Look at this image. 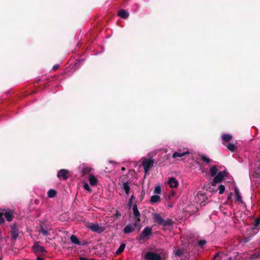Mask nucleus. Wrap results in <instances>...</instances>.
I'll list each match as a JSON object with an SVG mask.
<instances>
[{"label":"nucleus","instance_id":"nucleus-1","mask_svg":"<svg viewBox=\"0 0 260 260\" xmlns=\"http://www.w3.org/2000/svg\"><path fill=\"white\" fill-rule=\"evenodd\" d=\"M152 218L154 222L158 225H162L164 226H170L173 225L174 222L170 218L164 219L161 215L158 213H154L152 215Z\"/></svg>","mask_w":260,"mask_h":260},{"label":"nucleus","instance_id":"nucleus-2","mask_svg":"<svg viewBox=\"0 0 260 260\" xmlns=\"http://www.w3.org/2000/svg\"><path fill=\"white\" fill-rule=\"evenodd\" d=\"M195 201L200 206H204L208 204L209 200L204 193L199 191L195 197Z\"/></svg>","mask_w":260,"mask_h":260},{"label":"nucleus","instance_id":"nucleus-3","mask_svg":"<svg viewBox=\"0 0 260 260\" xmlns=\"http://www.w3.org/2000/svg\"><path fill=\"white\" fill-rule=\"evenodd\" d=\"M151 234L152 228L150 226H146L139 235V240L140 243H142V242L141 241L144 240L146 238L148 239V237L150 236Z\"/></svg>","mask_w":260,"mask_h":260},{"label":"nucleus","instance_id":"nucleus-4","mask_svg":"<svg viewBox=\"0 0 260 260\" xmlns=\"http://www.w3.org/2000/svg\"><path fill=\"white\" fill-rule=\"evenodd\" d=\"M144 258L146 260H161L162 259L160 255L152 251L147 252L144 255ZM165 259V258H164L163 260Z\"/></svg>","mask_w":260,"mask_h":260},{"label":"nucleus","instance_id":"nucleus-5","mask_svg":"<svg viewBox=\"0 0 260 260\" xmlns=\"http://www.w3.org/2000/svg\"><path fill=\"white\" fill-rule=\"evenodd\" d=\"M154 164V160L152 158H145L143 160L142 166L144 167V172L147 173L148 171L153 167Z\"/></svg>","mask_w":260,"mask_h":260},{"label":"nucleus","instance_id":"nucleus-6","mask_svg":"<svg viewBox=\"0 0 260 260\" xmlns=\"http://www.w3.org/2000/svg\"><path fill=\"white\" fill-rule=\"evenodd\" d=\"M224 173L226 174V172L225 171H220L218 172L211 182V185L212 186H215L216 183L221 182L224 177V175H223Z\"/></svg>","mask_w":260,"mask_h":260},{"label":"nucleus","instance_id":"nucleus-7","mask_svg":"<svg viewBox=\"0 0 260 260\" xmlns=\"http://www.w3.org/2000/svg\"><path fill=\"white\" fill-rule=\"evenodd\" d=\"M11 238L16 240L19 236L18 228L16 223H13L11 225Z\"/></svg>","mask_w":260,"mask_h":260},{"label":"nucleus","instance_id":"nucleus-8","mask_svg":"<svg viewBox=\"0 0 260 260\" xmlns=\"http://www.w3.org/2000/svg\"><path fill=\"white\" fill-rule=\"evenodd\" d=\"M88 228L93 232H96L99 234L102 233L104 231V229L100 226L98 223H90Z\"/></svg>","mask_w":260,"mask_h":260},{"label":"nucleus","instance_id":"nucleus-9","mask_svg":"<svg viewBox=\"0 0 260 260\" xmlns=\"http://www.w3.org/2000/svg\"><path fill=\"white\" fill-rule=\"evenodd\" d=\"M69 171L67 170L61 169L57 173V177L58 178L62 177L63 180H67L68 178V174Z\"/></svg>","mask_w":260,"mask_h":260},{"label":"nucleus","instance_id":"nucleus-10","mask_svg":"<svg viewBox=\"0 0 260 260\" xmlns=\"http://www.w3.org/2000/svg\"><path fill=\"white\" fill-rule=\"evenodd\" d=\"M33 248L35 252L45 253L46 252V250L44 247L40 246L36 242L34 244Z\"/></svg>","mask_w":260,"mask_h":260},{"label":"nucleus","instance_id":"nucleus-11","mask_svg":"<svg viewBox=\"0 0 260 260\" xmlns=\"http://www.w3.org/2000/svg\"><path fill=\"white\" fill-rule=\"evenodd\" d=\"M135 227L132 224H127L123 229V232L124 234H129L135 231Z\"/></svg>","mask_w":260,"mask_h":260},{"label":"nucleus","instance_id":"nucleus-12","mask_svg":"<svg viewBox=\"0 0 260 260\" xmlns=\"http://www.w3.org/2000/svg\"><path fill=\"white\" fill-rule=\"evenodd\" d=\"M168 184L171 188H177L179 184L178 181L174 177L169 179Z\"/></svg>","mask_w":260,"mask_h":260},{"label":"nucleus","instance_id":"nucleus-13","mask_svg":"<svg viewBox=\"0 0 260 260\" xmlns=\"http://www.w3.org/2000/svg\"><path fill=\"white\" fill-rule=\"evenodd\" d=\"M118 15L123 19H126L129 16V13L123 9H121L118 11Z\"/></svg>","mask_w":260,"mask_h":260},{"label":"nucleus","instance_id":"nucleus-14","mask_svg":"<svg viewBox=\"0 0 260 260\" xmlns=\"http://www.w3.org/2000/svg\"><path fill=\"white\" fill-rule=\"evenodd\" d=\"M122 190H123L127 196H128L130 191L129 183L128 182H123V185L121 187Z\"/></svg>","mask_w":260,"mask_h":260},{"label":"nucleus","instance_id":"nucleus-15","mask_svg":"<svg viewBox=\"0 0 260 260\" xmlns=\"http://www.w3.org/2000/svg\"><path fill=\"white\" fill-rule=\"evenodd\" d=\"M133 215L135 218H140L141 214L138 209L137 205L135 204L133 207Z\"/></svg>","mask_w":260,"mask_h":260},{"label":"nucleus","instance_id":"nucleus-16","mask_svg":"<svg viewBox=\"0 0 260 260\" xmlns=\"http://www.w3.org/2000/svg\"><path fill=\"white\" fill-rule=\"evenodd\" d=\"M188 153H189L188 151H186L183 152L176 151L173 154L172 157L174 158H176L177 157H183L185 155L187 154Z\"/></svg>","mask_w":260,"mask_h":260},{"label":"nucleus","instance_id":"nucleus-17","mask_svg":"<svg viewBox=\"0 0 260 260\" xmlns=\"http://www.w3.org/2000/svg\"><path fill=\"white\" fill-rule=\"evenodd\" d=\"M4 215L8 221H11L14 218L13 212L12 211L6 212Z\"/></svg>","mask_w":260,"mask_h":260},{"label":"nucleus","instance_id":"nucleus-18","mask_svg":"<svg viewBox=\"0 0 260 260\" xmlns=\"http://www.w3.org/2000/svg\"><path fill=\"white\" fill-rule=\"evenodd\" d=\"M71 241L74 244L81 245V242L79 241L76 236L72 235L70 237Z\"/></svg>","mask_w":260,"mask_h":260},{"label":"nucleus","instance_id":"nucleus-19","mask_svg":"<svg viewBox=\"0 0 260 260\" xmlns=\"http://www.w3.org/2000/svg\"><path fill=\"white\" fill-rule=\"evenodd\" d=\"M235 192L236 194V201H238L241 203H242L243 201L242 200V197L240 194V191L237 187L235 188Z\"/></svg>","mask_w":260,"mask_h":260},{"label":"nucleus","instance_id":"nucleus-20","mask_svg":"<svg viewBox=\"0 0 260 260\" xmlns=\"http://www.w3.org/2000/svg\"><path fill=\"white\" fill-rule=\"evenodd\" d=\"M89 181L91 185L94 186L96 184L98 179L93 175L90 174L89 177Z\"/></svg>","mask_w":260,"mask_h":260},{"label":"nucleus","instance_id":"nucleus-21","mask_svg":"<svg viewBox=\"0 0 260 260\" xmlns=\"http://www.w3.org/2000/svg\"><path fill=\"white\" fill-rule=\"evenodd\" d=\"M160 201V198L158 195H153L150 198V202L152 204L159 202Z\"/></svg>","mask_w":260,"mask_h":260},{"label":"nucleus","instance_id":"nucleus-22","mask_svg":"<svg viewBox=\"0 0 260 260\" xmlns=\"http://www.w3.org/2000/svg\"><path fill=\"white\" fill-rule=\"evenodd\" d=\"M221 139L223 142H228L232 140V136L230 134H224L222 136Z\"/></svg>","mask_w":260,"mask_h":260},{"label":"nucleus","instance_id":"nucleus-23","mask_svg":"<svg viewBox=\"0 0 260 260\" xmlns=\"http://www.w3.org/2000/svg\"><path fill=\"white\" fill-rule=\"evenodd\" d=\"M210 175L212 177H215L218 173V169L216 166H214L210 169Z\"/></svg>","mask_w":260,"mask_h":260},{"label":"nucleus","instance_id":"nucleus-24","mask_svg":"<svg viewBox=\"0 0 260 260\" xmlns=\"http://www.w3.org/2000/svg\"><path fill=\"white\" fill-rule=\"evenodd\" d=\"M199 157H200V159L202 160L203 161L206 162V164H209L212 161V160L210 159L209 158H208L207 156L203 155V154H200Z\"/></svg>","mask_w":260,"mask_h":260},{"label":"nucleus","instance_id":"nucleus-25","mask_svg":"<svg viewBox=\"0 0 260 260\" xmlns=\"http://www.w3.org/2000/svg\"><path fill=\"white\" fill-rule=\"evenodd\" d=\"M227 148L232 152H235L237 150V147L233 143H229L226 145Z\"/></svg>","mask_w":260,"mask_h":260},{"label":"nucleus","instance_id":"nucleus-26","mask_svg":"<svg viewBox=\"0 0 260 260\" xmlns=\"http://www.w3.org/2000/svg\"><path fill=\"white\" fill-rule=\"evenodd\" d=\"M57 194V191L53 189H50L47 192L48 197L50 198H54Z\"/></svg>","mask_w":260,"mask_h":260},{"label":"nucleus","instance_id":"nucleus-27","mask_svg":"<svg viewBox=\"0 0 260 260\" xmlns=\"http://www.w3.org/2000/svg\"><path fill=\"white\" fill-rule=\"evenodd\" d=\"M125 247V244L124 243L121 244L118 249L116 250V254L117 255L120 254L124 251Z\"/></svg>","mask_w":260,"mask_h":260},{"label":"nucleus","instance_id":"nucleus-28","mask_svg":"<svg viewBox=\"0 0 260 260\" xmlns=\"http://www.w3.org/2000/svg\"><path fill=\"white\" fill-rule=\"evenodd\" d=\"M239 255V252H236L233 253L229 258L228 260H236Z\"/></svg>","mask_w":260,"mask_h":260},{"label":"nucleus","instance_id":"nucleus-29","mask_svg":"<svg viewBox=\"0 0 260 260\" xmlns=\"http://www.w3.org/2000/svg\"><path fill=\"white\" fill-rule=\"evenodd\" d=\"M259 257H260V254L259 253H254L252 254L250 256L249 259L250 260H254L256 258H259Z\"/></svg>","mask_w":260,"mask_h":260},{"label":"nucleus","instance_id":"nucleus-30","mask_svg":"<svg viewBox=\"0 0 260 260\" xmlns=\"http://www.w3.org/2000/svg\"><path fill=\"white\" fill-rule=\"evenodd\" d=\"M218 189L219 190V193L221 194L225 190V187L223 185L220 184L219 185Z\"/></svg>","mask_w":260,"mask_h":260},{"label":"nucleus","instance_id":"nucleus-31","mask_svg":"<svg viewBox=\"0 0 260 260\" xmlns=\"http://www.w3.org/2000/svg\"><path fill=\"white\" fill-rule=\"evenodd\" d=\"M91 171V168L88 167L83 168L82 169V173L83 175L87 174Z\"/></svg>","mask_w":260,"mask_h":260},{"label":"nucleus","instance_id":"nucleus-32","mask_svg":"<svg viewBox=\"0 0 260 260\" xmlns=\"http://www.w3.org/2000/svg\"><path fill=\"white\" fill-rule=\"evenodd\" d=\"M175 253L176 256L180 257L183 254V250L182 249H178L176 250Z\"/></svg>","mask_w":260,"mask_h":260},{"label":"nucleus","instance_id":"nucleus-33","mask_svg":"<svg viewBox=\"0 0 260 260\" xmlns=\"http://www.w3.org/2000/svg\"><path fill=\"white\" fill-rule=\"evenodd\" d=\"M42 228H43V229L44 230H50V229L48 228L46 224H45V222H43L41 223L40 224V230H42Z\"/></svg>","mask_w":260,"mask_h":260},{"label":"nucleus","instance_id":"nucleus-34","mask_svg":"<svg viewBox=\"0 0 260 260\" xmlns=\"http://www.w3.org/2000/svg\"><path fill=\"white\" fill-rule=\"evenodd\" d=\"M49 230H44L43 229V228H42V230H40V232L44 235L45 236H48L50 235V233L49 232Z\"/></svg>","mask_w":260,"mask_h":260},{"label":"nucleus","instance_id":"nucleus-35","mask_svg":"<svg viewBox=\"0 0 260 260\" xmlns=\"http://www.w3.org/2000/svg\"><path fill=\"white\" fill-rule=\"evenodd\" d=\"M161 191V187L159 186H157L154 188V193L156 194H159L160 193Z\"/></svg>","mask_w":260,"mask_h":260},{"label":"nucleus","instance_id":"nucleus-36","mask_svg":"<svg viewBox=\"0 0 260 260\" xmlns=\"http://www.w3.org/2000/svg\"><path fill=\"white\" fill-rule=\"evenodd\" d=\"M135 198V197L134 196V195H132L131 198L129 199L128 200V206L129 207H131L132 205V203H133V199H134Z\"/></svg>","mask_w":260,"mask_h":260},{"label":"nucleus","instance_id":"nucleus-37","mask_svg":"<svg viewBox=\"0 0 260 260\" xmlns=\"http://www.w3.org/2000/svg\"><path fill=\"white\" fill-rule=\"evenodd\" d=\"M140 221V218H135V221L134 223L133 224H132V225L134 226L135 229L136 228V226H137L138 225H139Z\"/></svg>","mask_w":260,"mask_h":260},{"label":"nucleus","instance_id":"nucleus-38","mask_svg":"<svg viewBox=\"0 0 260 260\" xmlns=\"http://www.w3.org/2000/svg\"><path fill=\"white\" fill-rule=\"evenodd\" d=\"M83 188L85 190H87L88 191L90 192V191H91V189H90V187H89V185L87 183H84V184H83Z\"/></svg>","mask_w":260,"mask_h":260},{"label":"nucleus","instance_id":"nucleus-39","mask_svg":"<svg viewBox=\"0 0 260 260\" xmlns=\"http://www.w3.org/2000/svg\"><path fill=\"white\" fill-rule=\"evenodd\" d=\"M206 243V241L204 240H200L198 242V244L200 247H203Z\"/></svg>","mask_w":260,"mask_h":260},{"label":"nucleus","instance_id":"nucleus-40","mask_svg":"<svg viewBox=\"0 0 260 260\" xmlns=\"http://www.w3.org/2000/svg\"><path fill=\"white\" fill-rule=\"evenodd\" d=\"M260 222V218H257L254 220V229H257L256 227L258 226Z\"/></svg>","mask_w":260,"mask_h":260},{"label":"nucleus","instance_id":"nucleus-41","mask_svg":"<svg viewBox=\"0 0 260 260\" xmlns=\"http://www.w3.org/2000/svg\"><path fill=\"white\" fill-rule=\"evenodd\" d=\"M4 213L3 212L0 213V224L4 223L5 221L4 218H3Z\"/></svg>","mask_w":260,"mask_h":260},{"label":"nucleus","instance_id":"nucleus-42","mask_svg":"<svg viewBox=\"0 0 260 260\" xmlns=\"http://www.w3.org/2000/svg\"><path fill=\"white\" fill-rule=\"evenodd\" d=\"M59 68V66L58 64H56V65H54L53 68H52V70L53 71H55L56 70H57L58 68Z\"/></svg>","mask_w":260,"mask_h":260},{"label":"nucleus","instance_id":"nucleus-43","mask_svg":"<svg viewBox=\"0 0 260 260\" xmlns=\"http://www.w3.org/2000/svg\"><path fill=\"white\" fill-rule=\"evenodd\" d=\"M115 215H116V217H118V216H120L121 214H120V213H119V212L118 211H116V213Z\"/></svg>","mask_w":260,"mask_h":260},{"label":"nucleus","instance_id":"nucleus-44","mask_svg":"<svg viewBox=\"0 0 260 260\" xmlns=\"http://www.w3.org/2000/svg\"><path fill=\"white\" fill-rule=\"evenodd\" d=\"M219 255V252H217L215 254L214 256V259H215L216 257H218Z\"/></svg>","mask_w":260,"mask_h":260},{"label":"nucleus","instance_id":"nucleus-45","mask_svg":"<svg viewBox=\"0 0 260 260\" xmlns=\"http://www.w3.org/2000/svg\"><path fill=\"white\" fill-rule=\"evenodd\" d=\"M80 260H88V258H85V257H80Z\"/></svg>","mask_w":260,"mask_h":260},{"label":"nucleus","instance_id":"nucleus-46","mask_svg":"<svg viewBox=\"0 0 260 260\" xmlns=\"http://www.w3.org/2000/svg\"><path fill=\"white\" fill-rule=\"evenodd\" d=\"M87 244V242L86 241H84L83 243H81V245H85Z\"/></svg>","mask_w":260,"mask_h":260},{"label":"nucleus","instance_id":"nucleus-47","mask_svg":"<svg viewBox=\"0 0 260 260\" xmlns=\"http://www.w3.org/2000/svg\"><path fill=\"white\" fill-rule=\"evenodd\" d=\"M37 260H44L43 258L40 257H38Z\"/></svg>","mask_w":260,"mask_h":260},{"label":"nucleus","instance_id":"nucleus-48","mask_svg":"<svg viewBox=\"0 0 260 260\" xmlns=\"http://www.w3.org/2000/svg\"><path fill=\"white\" fill-rule=\"evenodd\" d=\"M232 193H230V195L228 196V200H230V199H231V195H232Z\"/></svg>","mask_w":260,"mask_h":260},{"label":"nucleus","instance_id":"nucleus-49","mask_svg":"<svg viewBox=\"0 0 260 260\" xmlns=\"http://www.w3.org/2000/svg\"><path fill=\"white\" fill-rule=\"evenodd\" d=\"M121 170H122V171H124V170H125V168L122 167V168H121Z\"/></svg>","mask_w":260,"mask_h":260},{"label":"nucleus","instance_id":"nucleus-50","mask_svg":"<svg viewBox=\"0 0 260 260\" xmlns=\"http://www.w3.org/2000/svg\"><path fill=\"white\" fill-rule=\"evenodd\" d=\"M174 193H172V196H172V197H173V196H174Z\"/></svg>","mask_w":260,"mask_h":260},{"label":"nucleus","instance_id":"nucleus-51","mask_svg":"<svg viewBox=\"0 0 260 260\" xmlns=\"http://www.w3.org/2000/svg\"><path fill=\"white\" fill-rule=\"evenodd\" d=\"M1 240V239L0 238V241Z\"/></svg>","mask_w":260,"mask_h":260}]
</instances>
